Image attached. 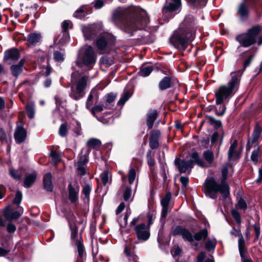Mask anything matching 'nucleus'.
Returning <instances> with one entry per match:
<instances>
[{
  "instance_id": "55",
  "label": "nucleus",
  "mask_w": 262,
  "mask_h": 262,
  "mask_svg": "<svg viewBox=\"0 0 262 262\" xmlns=\"http://www.w3.org/2000/svg\"><path fill=\"white\" fill-rule=\"evenodd\" d=\"M0 141L3 144H7L8 149L9 148V145L8 143L7 136L3 129L0 130Z\"/></svg>"
},
{
  "instance_id": "4",
  "label": "nucleus",
  "mask_w": 262,
  "mask_h": 262,
  "mask_svg": "<svg viewBox=\"0 0 262 262\" xmlns=\"http://www.w3.org/2000/svg\"><path fill=\"white\" fill-rule=\"evenodd\" d=\"M194 37L195 33L193 31L179 28L173 32L169 41L176 48L185 50Z\"/></svg>"
},
{
  "instance_id": "36",
  "label": "nucleus",
  "mask_w": 262,
  "mask_h": 262,
  "mask_svg": "<svg viewBox=\"0 0 262 262\" xmlns=\"http://www.w3.org/2000/svg\"><path fill=\"white\" fill-rule=\"evenodd\" d=\"M91 191V187L89 184H85L82 190V194L84 195L83 200L84 202L88 201L90 198V194Z\"/></svg>"
},
{
  "instance_id": "14",
  "label": "nucleus",
  "mask_w": 262,
  "mask_h": 262,
  "mask_svg": "<svg viewBox=\"0 0 262 262\" xmlns=\"http://www.w3.org/2000/svg\"><path fill=\"white\" fill-rule=\"evenodd\" d=\"M23 207L19 206H18L16 210L8 206L4 210V215L8 221H12L19 218L23 214Z\"/></svg>"
},
{
  "instance_id": "56",
  "label": "nucleus",
  "mask_w": 262,
  "mask_h": 262,
  "mask_svg": "<svg viewBox=\"0 0 262 262\" xmlns=\"http://www.w3.org/2000/svg\"><path fill=\"white\" fill-rule=\"evenodd\" d=\"M231 214L235 221L238 224H241V219L239 213L236 210L233 209L231 210Z\"/></svg>"
},
{
  "instance_id": "7",
  "label": "nucleus",
  "mask_w": 262,
  "mask_h": 262,
  "mask_svg": "<svg viewBox=\"0 0 262 262\" xmlns=\"http://www.w3.org/2000/svg\"><path fill=\"white\" fill-rule=\"evenodd\" d=\"M68 222L71 231V239L72 243L76 246L78 254L80 257H82L84 252L83 240L81 235L78 233V228L75 223V216L72 215L68 218Z\"/></svg>"
},
{
  "instance_id": "50",
  "label": "nucleus",
  "mask_w": 262,
  "mask_h": 262,
  "mask_svg": "<svg viewBox=\"0 0 262 262\" xmlns=\"http://www.w3.org/2000/svg\"><path fill=\"white\" fill-rule=\"evenodd\" d=\"M236 207L238 209L243 210H246L247 208V203L245 202V201L242 198H240L238 200L237 203L236 205Z\"/></svg>"
},
{
  "instance_id": "41",
  "label": "nucleus",
  "mask_w": 262,
  "mask_h": 262,
  "mask_svg": "<svg viewBox=\"0 0 262 262\" xmlns=\"http://www.w3.org/2000/svg\"><path fill=\"white\" fill-rule=\"evenodd\" d=\"M216 245L215 239H208L205 244V247L208 251L214 250Z\"/></svg>"
},
{
  "instance_id": "3",
  "label": "nucleus",
  "mask_w": 262,
  "mask_h": 262,
  "mask_svg": "<svg viewBox=\"0 0 262 262\" xmlns=\"http://www.w3.org/2000/svg\"><path fill=\"white\" fill-rule=\"evenodd\" d=\"M239 83V79L235 73L231 74V79L227 84L221 85L215 92L216 104L228 101L234 94V90Z\"/></svg>"
},
{
  "instance_id": "29",
  "label": "nucleus",
  "mask_w": 262,
  "mask_h": 262,
  "mask_svg": "<svg viewBox=\"0 0 262 262\" xmlns=\"http://www.w3.org/2000/svg\"><path fill=\"white\" fill-rule=\"evenodd\" d=\"M208 236V231L207 229H202L199 232L195 233L193 236V241H199L201 240H204Z\"/></svg>"
},
{
  "instance_id": "25",
  "label": "nucleus",
  "mask_w": 262,
  "mask_h": 262,
  "mask_svg": "<svg viewBox=\"0 0 262 262\" xmlns=\"http://www.w3.org/2000/svg\"><path fill=\"white\" fill-rule=\"evenodd\" d=\"M36 177L37 173L35 172L27 174L24 181V186L26 188L30 187L35 182Z\"/></svg>"
},
{
  "instance_id": "47",
  "label": "nucleus",
  "mask_w": 262,
  "mask_h": 262,
  "mask_svg": "<svg viewBox=\"0 0 262 262\" xmlns=\"http://www.w3.org/2000/svg\"><path fill=\"white\" fill-rule=\"evenodd\" d=\"M70 25H71V22L69 20H64L62 23V27L63 33V35H65L67 39H68L69 38V34L67 31L68 28H69Z\"/></svg>"
},
{
  "instance_id": "38",
  "label": "nucleus",
  "mask_w": 262,
  "mask_h": 262,
  "mask_svg": "<svg viewBox=\"0 0 262 262\" xmlns=\"http://www.w3.org/2000/svg\"><path fill=\"white\" fill-rule=\"evenodd\" d=\"M203 157L209 164H211L214 161V154L210 150H207L203 152Z\"/></svg>"
},
{
  "instance_id": "60",
  "label": "nucleus",
  "mask_w": 262,
  "mask_h": 262,
  "mask_svg": "<svg viewBox=\"0 0 262 262\" xmlns=\"http://www.w3.org/2000/svg\"><path fill=\"white\" fill-rule=\"evenodd\" d=\"M51 156L52 157V161L54 164H56L60 161L59 155L56 152H52Z\"/></svg>"
},
{
  "instance_id": "19",
  "label": "nucleus",
  "mask_w": 262,
  "mask_h": 262,
  "mask_svg": "<svg viewBox=\"0 0 262 262\" xmlns=\"http://www.w3.org/2000/svg\"><path fill=\"white\" fill-rule=\"evenodd\" d=\"M161 135V133L158 130H153L149 138V146L154 149L159 146L158 139Z\"/></svg>"
},
{
  "instance_id": "62",
  "label": "nucleus",
  "mask_w": 262,
  "mask_h": 262,
  "mask_svg": "<svg viewBox=\"0 0 262 262\" xmlns=\"http://www.w3.org/2000/svg\"><path fill=\"white\" fill-rule=\"evenodd\" d=\"M16 227L15 225L11 223L8 224L7 227V231L10 233L14 232L16 230Z\"/></svg>"
},
{
  "instance_id": "6",
  "label": "nucleus",
  "mask_w": 262,
  "mask_h": 262,
  "mask_svg": "<svg viewBox=\"0 0 262 262\" xmlns=\"http://www.w3.org/2000/svg\"><path fill=\"white\" fill-rule=\"evenodd\" d=\"M96 60L97 54L94 49L91 46H88L81 49L77 63L81 67L85 66L91 68L95 64Z\"/></svg>"
},
{
  "instance_id": "44",
  "label": "nucleus",
  "mask_w": 262,
  "mask_h": 262,
  "mask_svg": "<svg viewBox=\"0 0 262 262\" xmlns=\"http://www.w3.org/2000/svg\"><path fill=\"white\" fill-rule=\"evenodd\" d=\"M260 148L257 147L252 152L251 155V159L254 163H257L258 160V157L259 155Z\"/></svg>"
},
{
  "instance_id": "42",
  "label": "nucleus",
  "mask_w": 262,
  "mask_h": 262,
  "mask_svg": "<svg viewBox=\"0 0 262 262\" xmlns=\"http://www.w3.org/2000/svg\"><path fill=\"white\" fill-rule=\"evenodd\" d=\"M101 144V142L99 140L92 138L89 140L86 143L87 146L90 147L95 148L99 146Z\"/></svg>"
},
{
  "instance_id": "51",
  "label": "nucleus",
  "mask_w": 262,
  "mask_h": 262,
  "mask_svg": "<svg viewBox=\"0 0 262 262\" xmlns=\"http://www.w3.org/2000/svg\"><path fill=\"white\" fill-rule=\"evenodd\" d=\"M237 141L235 139L234 140L231 144L230 147L229 148L228 154V158H230L231 157V155L232 154L233 150H236L237 146Z\"/></svg>"
},
{
  "instance_id": "11",
  "label": "nucleus",
  "mask_w": 262,
  "mask_h": 262,
  "mask_svg": "<svg viewBox=\"0 0 262 262\" xmlns=\"http://www.w3.org/2000/svg\"><path fill=\"white\" fill-rule=\"evenodd\" d=\"M102 30L101 24H92L83 26L82 31L86 40H92L96 37Z\"/></svg>"
},
{
  "instance_id": "12",
  "label": "nucleus",
  "mask_w": 262,
  "mask_h": 262,
  "mask_svg": "<svg viewBox=\"0 0 262 262\" xmlns=\"http://www.w3.org/2000/svg\"><path fill=\"white\" fill-rule=\"evenodd\" d=\"M231 234L235 236L238 237V247L239 252L242 258H244L246 254V248L245 246V239L240 229H236L235 227H233L231 231Z\"/></svg>"
},
{
  "instance_id": "59",
  "label": "nucleus",
  "mask_w": 262,
  "mask_h": 262,
  "mask_svg": "<svg viewBox=\"0 0 262 262\" xmlns=\"http://www.w3.org/2000/svg\"><path fill=\"white\" fill-rule=\"evenodd\" d=\"M131 194H132V191H131L130 187H127L125 189V190L123 193L124 200L125 201H128L129 200V199L130 198Z\"/></svg>"
},
{
  "instance_id": "13",
  "label": "nucleus",
  "mask_w": 262,
  "mask_h": 262,
  "mask_svg": "<svg viewBox=\"0 0 262 262\" xmlns=\"http://www.w3.org/2000/svg\"><path fill=\"white\" fill-rule=\"evenodd\" d=\"M137 237L141 241H145L147 240L150 236L149 227L146 226L145 224H140L136 225L134 227Z\"/></svg>"
},
{
  "instance_id": "64",
  "label": "nucleus",
  "mask_w": 262,
  "mask_h": 262,
  "mask_svg": "<svg viewBox=\"0 0 262 262\" xmlns=\"http://www.w3.org/2000/svg\"><path fill=\"white\" fill-rule=\"evenodd\" d=\"M206 256L205 252H201L199 253L196 257V262H203Z\"/></svg>"
},
{
  "instance_id": "37",
  "label": "nucleus",
  "mask_w": 262,
  "mask_h": 262,
  "mask_svg": "<svg viewBox=\"0 0 262 262\" xmlns=\"http://www.w3.org/2000/svg\"><path fill=\"white\" fill-rule=\"evenodd\" d=\"M35 104L34 103L30 102H28L26 105V109L27 111L28 117L30 119H32L35 114V110H34Z\"/></svg>"
},
{
  "instance_id": "43",
  "label": "nucleus",
  "mask_w": 262,
  "mask_h": 262,
  "mask_svg": "<svg viewBox=\"0 0 262 262\" xmlns=\"http://www.w3.org/2000/svg\"><path fill=\"white\" fill-rule=\"evenodd\" d=\"M116 97V95L115 94L110 93L106 96L105 99L103 100L104 103L108 104L110 108L112 105L111 103L114 102Z\"/></svg>"
},
{
  "instance_id": "1",
  "label": "nucleus",
  "mask_w": 262,
  "mask_h": 262,
  "mask_svg": "<svg viewBox=\"0 0 262 262\" xmlns=\"http://www.w3.org/2000/svg\"><path fill=\"white\" fill-rule=\"evenodd\" d=\"M126 20L123 22V14L120 9H117L113 14V21L117 25H123L125 32L131 33L143 28L149 22L148 18L144 11L133 8Z\"/></svg>"
},
{
  "instance_id": "21",
  "label": "nucleus",
  "mask_w": 262,
  "mask_h": 262,
  "mask_svg": "<svg viewBox=\"0 0 262 262\" xmlns=\"http://www.w3.org/2000/svg\"><path fill=\"white\" fill-rule=\"evenodd\" d=\"M19 57L20 54L19 51L15 48H12L5 52L4 57L5 60L16 61Z\"/></svg>"
},
{
  "instance_id": "23",
  "label": "nucleus",
  "mask_w": 262,
  "mask_h": 262,
  "mask_svg": "<svg viewBox=\"0 0 262 262\" xmlns=\"http://www.w3.org/2000/svg\"><path fill=\"white\" fill-rule=\"evenodd\" d=\"M237 12L242 19L248 17L249 15V9L246 2L244 1L239 5Z\"/></svg>"
},
{
  "instance_id": "53",
  "label": "nucleus",
  "mask_w": 262,
  "mask_h": 262,
  "mask_svg": "<svg viewBox=\"0 0 262 262\" xmlns=\"http://www.w3.org/2000/svg\"><path fill=\"white\" fill-rule=\"evenodd\" d=\"M136 176V173L135 169L131 168L128 172V182L129 184H132L134 182Z\"/></svg>"
},
{
  "instance_id": "22",
  "label": "nucleus",
  "mask_w": 262,
  "mask_h": 262,
  "mask_svg": "<svg viewBox=\"0 0 262 262\" xmlns=\"http://www.w3.org/2000/svg\"><path fill=\"white\" fill-rule=\"evenodd\" d=\"M171 199V194L168 192L161 200V205L162 206V210L161 212V217L165 218L167 215L168 211V206Z\"/></svg>"
},
{
  "instance_id": "45",
  "label": "nucleus",
  "mask_w": 262,
  "mask_h": 262,
  "mask_svg": "<svg viewBox=\"0 0 262 262\" xmlns=\"http://www.w3.org/2000/svg\"><path fill=\"white\" fill-rule=\"evenodd\" d=\"M226 111V107L225 105L222 103L217 104L215 108V114L218 116H222L224 114Z\"/></svg>"
},
{
  "instance_id": "2",
  "label": "nucleus",
  "mask_w": 262,
  "mask_h": 262,
  "mask_svg": "<svg viewBox=\"0 0 262 262\" xmlns=\"http://www.w3.org/2000/svg\"><path fill=\"white\" fill-rule=\"evenodd\" d=\"M228 167L224 166L222 170L223 179L221 184L217 183L213 178H210L206 180L204 184V192L206 195L211 199H216L218 192H220L225 198L229 195V186L226 183L228 174Z\"/></svg>"
},
{
  "instance_id": "9",
  "label": "nucleus",
  "mask_w": 262,
  "mask_h": 262,
  "mask_svg": "<svg viewBox=\"0 0 262 262\" xmlns=\"http://www.w3.org/2000/svg\"><path fill=\"white\" fill-rule=\"evenodd\" d=\"M114 43V38L110 34H104L96 41V46L100 54L108 52Z\"/></svg>"
},
{
  "instance_id": "24",
  "label": "nucleus",
  "mask_w": 262,
  "mask_h": 262,
  "mask_svg": "<svg viewBox=\"0 0 262 262\" xmlns=\"http://www.w3.org/2000/svg\"><path fill=\"white\" fill-rule=\"evenodd\" d=\"M99 98L98 92L96 90H92L87 99L86 103V107L88 109L90 108L91 106L93 105V101L97 102Z\"/></svg>"
},
{
  "instance_id": "31",
  "label": "nucleus",
  "mask_w": 262,
  "mask_h": 262,
  "mask_svg": "<svg viewBox=\"0 0 262 262\" xmlns=\"http://www.w3.org/2000/svg\"><path fill=\"white\" fill-rule=\"evenodd\" d=\"M208 0H187V2L191 7L199 8L204 7Z\"/></svg>"
},
{
  "instance_id": "16",
  "label": "nucleus",
  "mask_w": 262,
  "mask_h": 262,
  "mask_svg": "<svg viewBox=\"0 0 262 262\" xmlns=\"http://www.w3.org/2000/svg\"><path fill=\"white\" fill-rule=\"evenodd\" d=\"M82 152L83 150L81 151V154L79 156V160L76 165L77 173L81 176L86 173L84 165L88 162V154L82 155Z\"/></svg>"
},
{
  "instance_id": "33",
  "label": "nucleus",
  "mask_w": 262,
  "mask_h": 262,
  "mask_svg": "<svg viewBox=\"0 0 262 262\" xmlns=\"http://www.w3.org/2000/svg\"><path fill=\"white\" fill-rule=\"evenodd\" d=\"M9 174L13 179L20 180L22 176L21 169L16 170L11 167L9 169Z\"/></svg>"
},
{
  "instance_id": "61",
  "label": "nucleus",
  "mask_w": 262,
  "mask_h": 262,
  "mask_svg": "<svg viewBox=\"0 0 262 262\" xmlns=\"http://www.w3.org/2000/svg\"><path fill=\"white\" fill-rule=\"evenodd\" d=\"M253 227L254 230L255 232V238L254 239V241H256L258 240L259 236L260 235V226L256 224L253 225Z\"/></svg>"
},
{
  "instance_id": "26",
  "label": "nucleus",
  "mask_w": 262,
  "mask_h": 262,
  "mask_svg": "<svg viewBox=\"0 0 262 262\" xmlns=\"http://www.w3.org/2000/svg\"><path fill=\"white\" fill-rule=\"evenodd\" d=\"M25 62V60L21 59L18 64L12 65L10 69L13 76L17 77L21 73Z\"/></svg>"
},
{
  "instance_id": "49",
  "label": "nucleus",
  "mask_w": 262,
  "mask_h": 262,
  "mask_svg": "<svg viewBox=\"0 0 262 262\" xmlns=\"http://www.w3.org/2000/svg\"><path fill=\"white\" fill-rule=\"evenodd\" d=\"M68 133L67 125L66 123L61 124L59 129V134L61 137H65Z\"/></svg>"
},
{
  "instance_id": "34",
  "label": "nucleus",
  "mask_w": 262,
  "mask_h": 262,
  "mask_svg": "<svg viewBox=\"0 0 262 262\" xmlns=\"http://www.w3.org/2000/svg\"><path fill=\"white\" fill-rule=\"evenodd\" d=\"M153 70V67L151 66H142L139 72V74L143 77H146L150 75Z\"/></svg>"
},
{
  "instance_id": "35",
  "label": "nucleus",
  "mask_w": 262,
  "mask_h": 262,
  "mask_svg": "<svg viewBox=\"0 0 262 262\" xmlns=\"http://www.w3.org/2000/svg\"><path fill=\"white\" fill-rule=\"evenodd\" d=\"M110 108V106L108 104H105L104 101H103L101 102V104L97 105L91 109V112L93 114H95L96 113L101 112L103 111L104 109H108Z\"/></svg>"
},
{
  "instance_id": "63",
  "label": "nucleus",
  "mask_w": 262,
  "mask_h": 262,
  "mask_svg": "<svg viewBox=\"0 0 262 262\" xmlns=\"http://www.w3.org/2000/svg\"><path fill=\"white\" fill-rule=\"evenodd\" d=\"M254 58L253 55H250L244 62L243 63V67H244V70L250 65L252 61L253 60Z\"/></svg>"
},
{
  "instance_id": "48",
  "label": "nucleus",
  "mask_w": 262,
  "mask_h": 262,
  "mask_svg": "<svg viewBox=\"0 0 262 262\" xmlns=\"http://www.w3.org/2000/svg\"><path fill=\"white\" fill-rule=\"evenodd\" d=\"M262 132V129L258 126H256L252 133V138L254 140H257Z\"/></svg>"
},
{
  "instance_id": "15",
  "label": "nucleus",
  "mask_w": 262,
  "mask_h": 262,
  "mask_svg": "<svg viewBox=\"0 0 262 262\" xmlns=\"http://www.w3.org/2000/svg\"><path fill=\"white\" fill-rule=\"evenodd\" d=\"M174 235L181 236L182 238L186 241L192 243L193 242V236L190 231L182 226H177L173 230Z\"/></svg>"
},
{
  "instance_id": "54",
  "label": "nucleus",
  "mask_w": 262,
  "mask_h": 262,
  "mask_svg": "<svg viewBox=\"0 0 262 262\" xmlns=\"http://www.w3.org/2000/svg\"><path fill=\"white\" fill-rule=\"evenodd\" d=\"M100 177L103 185H105L109 181V176L108 171H104L101 174Z\"/></svg>"
},
{
  "instance_id": "5",
  "label": "nucleus",
  "mask_w": 262,
  "mask_h": 262,
  "mask_svg": "<svg viewBox=\"0 0 262 262\" xmlns=\"http://www.w3.org/2000/svg\"><path fill=\"white\" fill-rule=\"evenodd\" d=\"M190 157L191 159L187 160H181L179 158H176L175 159L174 163L177 166L180 172L184 173L187 171L190 172L191 169L193 167L194 163L202 167L207 166L206 163L202 159L200 158L198 152L195 151L192 152Z\"/></svg>"
},
{
  "instance_id": "40",
  "label": "nucleus",
  "mask_w": 262,
  "mask_h": 262,
  "mask_svg": "<svg viewBox=\"0 0 262 262\" xmlns=\"http://www.w3.org/2000/svg\"><path fill=\"white\" fill-rule=\"evenodd\" d=\"M100 62L106 67H110L114 63V60L112 58L105 56L101 58Z\"/></svg>"
},
{
  "instance_id": "46",
  "label": "nucleus",
  "mask_w": 262,
  "mask_h": 262,
  "mask_svg": "<svg viewBox=\"0 0 262 262\" xmlns=\"http://www.w3.org/2000/svg\"><path fill=\"white\" fill-rule=\"evenodd\" d=\"M209 123L214 126V127L216 128H220L222 125V123L220 120H216L212 116H209L208 117Z\"/></svg>"
},
{
  "instance_id": "32",
  "label": "nucleus",
  "mask_w": 262,
  "mask_h": 262,
  "mask_svg": "<svg viewBox=\"0 0 262 262\" xmlns=\"http://www.w3.org/2000/svg\"><path fill=\"white\" fill-rule=\"evenodd\" d=\"M41 35L38 33H31L28 36V41L32 45H35L41 39Z\"/></svg>"
},
{
  "instance_id": "18",
  "label": "nucleus",
  "mask_w": 262,
  "mask_h": 262,
  "mask_svg": "<svg viewBox=\"0 0 262 262\" xmlns=\"http://www.w3.org/2000/svg\"><path fill=\"white\" fill-rule=\"evenodd\" d=\"M27 137V132L21 126H17L14 133V138L17 143L23 142Z\"/></svg>"
},
{
  "instance_id": "10",
  "label": "nucleus",
  "mask_w": 262,
  "mask_h": 262,
  "mask_svg": "<svg viewBox=\"0 0 262 262\" xmlns=\"http://www.w3.org/2000/svg\"><path fill=\"white\" fill-rule=\"evenodd\" d=\"M88 79V77L83 76L79 79L75 86L72 85L70 94L72 98L77 100L83 97V91L86 86Z\"/></svg>"
},
{
  "instance_id": "20",
  "label": "nucleus",
  "mask_w": 262,
  "mask_h": 262,
  "mask_svg": "<svg viewBox=\"0 0 262 262\" xmlns=\"http://www.w3.org/2000/svg\"><path fill=\"white\" fill-rule=\"evenodd\" d=\"M146 116V125L148 129H151L158 117V112L155 110H150L147 113Z\"/></svg>"
},
{
  "instance_id": "30",
  "label": "nucleus",
  "mask_w": 262,
  "mask_h": 262,
  "mask_svg": "<svg viewBox=\"0 0 262 262\" xmlns=\"http://www.w3.org/2000/svg\"><path fill=\"white\" fill-rule=\"evenodd\" d=\"M171 86V79L168 77H164L159 82V88L161 90L169 88Z\"/></svg>"
},
{
  "instance_id": "57",
  "label": "nucleus",
  "mask_w": 262,
  "mask_h": 262,
  "mask_svg": "<svg viewBox=\"0 0 262 262\" xmlns=\"http://www.w3.org/2000/svg\"><path fill=\"white\" fill-rule=\"evenodd\" d=\"M151 151L148 150L147 152L146 157L147 159V163L150 166H153L155 164V161L154 158L151 156Z\"/></svg>"
},
{
  "instance_id": "28",
  "label": "nucleus",
  "mask_w": 262,
  "mask_h": 262,
  "mask_svg": "<svg viewBox=\"0 0 262 262\" xmlns=\"http://www.w3.org/2000/svg\"><path fill=\"white\" fill-rule=\"evenodd\" d=\"M181 5V0H173V3H169L168 4L164 6V8L170 12L178 9Z\"/></svg>"
},
{
  "instance_id": "58",
  "label": "nucleus",
  "mask_w": 262,
  "mask_h": 262,
  "mask_svg": "<svg viewBox=\"0 0 262 262\" xmlns=\"http://www.w3.org/2000/svg\"><path fill=\"white\" fill-rule=\"evenodd\" d=\"M22 200V193L20 191H17L15 196L13 200V203L18 205Z\"/></svg>"
},
{
  "instance_id": "17",
  "label": "nucleus",
  "mask_w": 262,
  "mask_h": 262,
  "mask_svg": "<svg viewBox=\"0 0 262 262\" xmlns=\"http://www.w3.org/2000/svg\"><path fill=\"white\" fill-rule=\"evenodd\" d=\"M69 199L72 203H76L78 200L79 187L77 184L73 185L71 183L68 186Z\"/></svg>"
},
{
  "instance_id": "39",
  "label": "nucleus",
  "mask_w": 262,
  "mask_h": 262,
  "mask_svg": "<svg viewBox=\"0 0 262 262\" xmlns=\"http://www.w3.org/2000/svg\"><path fill=\"white\" fill-rule=\"evenodd\" d=\"M130 97V94L129 91L127 90H124L122 96L120 98L117 103L118 105H123L126 101L128 100Z\"/></svg>"
},
{
  "instance_id": "27",
  "label": "nucleus",
  "mask_w": 262,
  "mask_h": 262,
  "mask_svg": "<svg viewBox=\"0 0 262 262\" xmlns=\"http://www.w3.org/2000/svg\"><path fill=\"white\" fill-rule=\"evenodd\" d=\"M43 184L45 189L49 191L52 190V176L50 173H48L45 175L43 179Z\"/></svg>"
},
{
  "instance_id": "52",
  "label": "nucleus",
  "mask_w": 262,
  "mask_h": 262,
  "mask_svg": "<svg viewBox=\"0 0 262 262\" xmlns=\"http://www.w3.org/2000/svg\"><path fill=\"white\" fill-rule=\"evenodd\" d=\"M54 58L57 62L63 61L64 59V54L59 51H56L54 53Z\"/></svg>"
},
{
  "instance_id": "8",
  "label": "nucleus",
  "mask_w": 262,
  "mask_h": 262,
  "mask_svg": "<svg viewBox=\"0 0 262 262\" xmlns=\"http://www.w3.org/2000/svg\"><path fill=\"white\" fill-rule=\"evenodd\" d=\"M261 30L262 28L260 26H254L249 29L247 33L237 36L236 40L243 47H249L255 42L256 37Z\"/></svg>"
}]
</instances>
